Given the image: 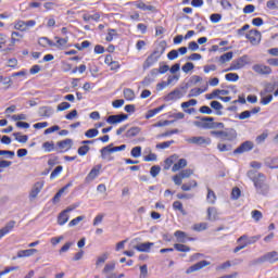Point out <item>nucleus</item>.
Segmentation results:
<instances>
[{"label":"nucleus","instance_id":"0eeeda50","mask_svg":"<svg viewBox=\"0 0 278 278\" xmlns=\"http://www.w3.org/2000/svg\"><path fill=\"white\" fill-rule=\"evenodd\" d=\"M187 142L189 144H195L197 147H210V144H212V138L195 136L187 139Z\"/></svg>","mask_w":278,"mask_h":278},{"label":"nucleus","instance_id":"79ce46f5","mask_svg":"<svg viewBox=\"0 0 278 278\" xmlns=\"http://www.w3.org/2000/svg\"><path fill=\"white\" fill-rule=\"evenodd\" d=\"M173 210L175 212H180V214H182V216H186V210H184V203H181L180 201L173 202Z\"/></svg>","mask_w":278,"mask_h":278},{"label":"nucleus","instance_id":"69168bd1","mask_svg":"<svg viewBox=\"0 0 278 278\" xmlns=\"http://www.w3.org/2000/svg\"><path fill=\"white\" fill-rule=\"evenodd\" d=\"M64 167H62V165L56 166L54 170L50 174V179H55V177H58V175H60Z\"/></svg>","mask_w":278,"mask_h":278},{"label":"nucleus","instance_id":"2f4dec72","mask_svg":"<svg viewBox=\"0 0 278 278\" xmlns=\"http://www.w3.org/2000/svg\"><path fill=\"white\" fill-rule=\"evenodd\" d=\"M206 190H207L206 201L211 205H214L216 203V199H217L216 192H214V190H212L210 187H207Z\"/></svg>","mask_w":278,"mask_h":278},{"label":"nucleus","instance_id":"bb28decb","mask_svg":"<svg viewBox=\"0 0 278 278\" xmlns=\"http://www.w3.org/2000/svg\"><path fill=\"white\" fill-rule=\"evenodd\" d=\"M188 166V161L186 159H178L175 164L172 167L173 173H177L178 170H181L182 168H186Z\"/></svg>","mask_w":278,"mask_h":278},{"label":"nucleus","instance_id":"393cba45","mask_svg":"<svg viewBox=\"0 0 278 278\" xmlns=\"http://www.w3.org/2000/svg\"><path fill=\"white\" fill-rule=\"evenodd\" d=\"M14 227H16V222L10 220L3 228H1L0 229V240L4 236H8V233H10L14 229Z\"/></svg>","mask_w":278,"mask_h":278},{"label":"nucleus","instance_id":"0e129e2a","mask_svg":"<svg viewBox=\"0 0 278 278\" xmlns=\"http://www.w3.org/2000/svg\"><path fill=\"white\" fill-rule=\"evenodd\" d=\"M90 151V147L89 146H83L78 148V155L84 156V155H88V152Z\"/></svg>","mask_w":278,"mask_h":278},{"label":"nucleus","instance_id":"f257e3e1","mask_svg":"<svg viewBox=\"0 0 278 278\" xmlns=\"http://www.w3.org/2000/svg\"><path fill=\"white\" fill-rule=\"evenodd\" d=\"M248 177L253 181L254 188L258 194H268V190H270V187L266 182V175L257 172V170H249L248 172Z\"/></svg>","mask_w":278,"mask_h":278},{"label":"nucleus","instance_id":"a19ab883","mask_svg":"<svg viewBox=\"0 0 278 278\" xmlns=\"http://www.w3.org/2000/svg\"><path fill=\"white\" fill-rule=\"evenodd\" d=\"M42 149L46 153H51V151H55V142L46 141L42 143Z\"/></svg>","mask_w":278,"mask_h":278},{"label":"nucleus","instance_id":"f3484780","mask_svg":"<svg viewBox=\"0 0 278 278\" xmlns=\"http://www.w3.org/2000/svg\"><path fill=\"white\" fill-rule=\"evenodd\" d=\"M210 123H214V117H201L200 122H194V126L202 127V129H212L214 126Z\"/></svg>","mask_w":278,"mask_h":278},{"label":"nucleus","instance_id":"e433bc0d","mask_svg":"<svg viewBox=\"0 0 278 278\" xmlns=\"http://www.w3.org/2000/svg\"><path fill=\"white\" fill-rule=\"evenodd\" d=\"M165 99L167 101H177V99H181V91L180 90H174L172 92H169Z\"/></svg>","mask_w":278,"mask_h":278},{"label":"nucleus","instance_id":"c03bdc74","mask_svg":"<svg viewBox=\"0 0 278 278\" xmlns=\"http://www.w3.org/2000/svg\"><path fill=\"white\" fill-rule=\"evenodd\" d=\"M38 45L43 48L53 47V41H51V39L47 37H40L38 40Z\"/></svg>","mask_w":278,"mask_h":278},{"label":"nucleus","instance_id":"4c0bfd02","mask_svg":"<svg viewBox=\"0 0 278 278\" xmlns=\"http://www.w3.org/2000/svg\"><path fill=\"white\" fill-rule=\"evenodd\" d=\"M174 249H175V251H178V253H190V251H191L190 247H188L184 243H175Z\"/></svg>","mask_w":278,"mask_h":278},{"label":"nucleus","instance_id":"864d4df0","mask_svg":"<svg viewBox=\"0 0 278 278\" xmlns=\"http://www.w3.org/2000/svg\"><path fill=\"white\" fill-rule=\"evenodd\" d=\"M130 155L131 157H140V155H142V147L137 146L132 148L130 151Z\"/></svg>","mask_w":278,"mask_h":278},{"label":"nucleus","instance_id":"8fccbe9b","mask_svg":"<svg viewBox=\"0 0 278 278\" xmlns=\"http://www.w3.org/2000/svg\"><path fill=\"white\" fill-rule=\"evenodd\" d=\"M136 8L138 10H143L144 12L148 10L149 12H153V5H147L144 2L139 1L136 3Z\"/></svg>","mask_w":278,"mask_h":278},{"label":"nucleus","instance_id":"a18cd8bd","mask_svg":"<svg viewBox=\"0 0 278 278\" xmlns=\"http://www.w3.org/2000/svg\"><path fill=\"white\" fill-rule=\"evenodd\" d=\"M124 99H126V101H134V99H136V93L134 90L126 88L124 89Z\"/></svg>","mask_w":278,"mask_h":278},{"label":"nucleus","instance_id":"4be33fe9","mask_svg":"<svg viewBox=\"0 0 278 278\" xmlns=\"http://www.w3.org/2000/svg\"><path fill=\"white\" fill-rule=\"evenodd\" d=\"M55 42H53V47H56L60 51H64L66 47L68 46V37L62 38V37H54Z\"/></svg>","mask_w":278,"mask_h":278},{"label":"nucleus","instance_id":"4468645a","mask_svg":"<svg viewBox=\"0 0 278 278\" xmlns=\"http://www.w3.org/2000/svg\"><path fill=\"white\" fill-rule=\"evenodd\" d=\"M245 38L251 42V45H258L262 38V34L257 29H251Z\"/></svg>","mask_w":278,"mask_h":278},{"label":"nucleus","instance_id":"4d7b16f0","mask_svg":"<svg viewBox=\"0 0 278 278\" xmlns=\"http://www.w3.org/2000/svg\"><path fill=\"white\" fill-rule=\"evenodd\" d=\"M251 216L252 218L256 222L260 223L261 218H264V215L262 214V211L258 210H254L251 212Z\"/></svg>","mask_w":278,"mask_h":278},{"label":"nucleus","instance_id":"774afa93","mask_svg":"<svg viewBox=\"0 0 278 278\" xmlns=\"http://www.w3.org/2000/svg\"><path fill=\"white\" fill-rule=\"evenodd\" d=\"M268 10H277L278 8V0H269L266 3Z\"/></svg>","mask_w":278,"mask_h":278},{"label":"nucleus","instance_id":"a878e982","mask_svg":"<svg viewBox=\"0 0 278 278\" xmlns=\"http://www.w3.org/2000/svg\"><path fill=\"white\" fill-rule=\"evenodd\" d=\"M177 160H179V155L177 154H173L169 157H167L164 161V170H170V168L175 166V163L177 162Z\"/></svg>","mask_w":278,"mask_h":278},{"label":"nucleus","instance_id":"c756f323","mask_svg":"<svg viewBox=\"0 0 278 278\" xmlns=\"http://www.w3.org/2000/svg\"><path fill=\"white\" fill-rule=\"evenodd\" d=\"M152 247H153L152 242H146V243L136 245L135 249L136 251H139V253H149Z\"/></svg>","mask_w":278,"mask_h":278},{"label":"nucleus","instance_id":"c85d7f7f","mask_svg":"<svg viewBox=\"0 0 278 278\" xmlns=\"http://www.w3.org/2000/svg\"><path fill=\"white\" fill-rule=\"evenodd\" d=\"M206 214H207V220H218V208L214 207V206H210L206 210Z\"/></svg>","mask_w":278,"mask_h":278},{"label":"nucleus","instance_id":"3c124183","mask_svg":"<svg viewBox=\"0 0 278 278\" xmlns=\"http://www.w3.org/2000/svg\"><path fill=\"white\" fill-rule=\"evenodd\" d=\"M68 186L71 185H66L65 187L61 188L53 197L52 199V203H58V201H60V199L62 198V194H64V190H66V188H68Z\"/></svg>","mask_w":278,"mask_h":278},{"label":"nucleus","instance_id":"cd10ccee","mask_svg":"<svg viewBox=\"0 0 278 278\" xmlns=\"http://www.w3.org/2000/svg\"><path fill=\"white\" fill-rule=\"evenodd\" d=\"M194 188H199V182L194 179L181 185L182 192H190L191 190H194Z\"/></svg>","mask_w":278,"mask_h":278},{"label":"nucleus","instance_id":"a211bd4d","mask_svg":"<svg viewBox=\"0 0 278 278\" xmlns=\"http://www.w3.org/2000/svg\"><path fill=\"white\" fill-rule=\"evenodd\" d=\"M127 118H129L127 114L110 115L106 123L110 125H118V123H123V121H127Z\"/></svg>","mask_w":278,"mask_h":278},{"label":"nucleus","instance_id":"09e8293b","mask_svg":"<svg viewBox=\"0 0 278 278\" xmlns=\"http://www.w3.org/2000/svg\"><path fill=\"white\" fill-rule=\"evenodd\" d=\"M162 110H164V106H159L154 110H150L148 111V113L146 114V118H153V116H155L156 114H160V112H162Z\"/></svg>","mask_w":278,"mask_h":278},{"label":"nucleus","instance_id":"6e6d98bb","mask_svg":"<svg viewBox=\"0 0 278 278\" xmlns=\"http://www.w3.org/2000/svg\"><path fill=\"white\" fill-rule=\"evenodd\" d=\"M211 108L213 110L217 111L218 116H220V114H223V112H220V110H223V104L218 101H212L211 102Z\"/></svg>","mask_w":278,"mask_h":278},{"label":"nucleus","instance_id":"dca6fc26","mask_svg":"<svg viewBox=\"0 0 278 278\" xmlns=\"http://www.w3.org/2000/svg\"><path fill=\"white\" fill-rule=\"evenodd\" d=\"M42 188H45V181L35 182V185L33 186V188L29 192L30 201H34V199H36V197H38V194H40V192L42 191Z\"/></svg>","mask_w":278,"mask_h":278},{"label":"nucleus","instance_id":"338daca9","mask_svg":"<svg viewBox=\"0 0 278 278\" xmlns=\"http://www.w3.org/2000/svg\"><path fill=\"white\" fill-rule=\"evenodd\" d=\"M194 105H197V100H194V99H191L187 102L181 103L182 110H186L187 108H191V106H194Z\"/></svg>","mask_w":278,"mask_h":278},{"label":"nucleus","instance_id":"6e6552de","mask_svg":"<svg viewBox=\"0 0 278 278\" xmlns=\"http://www.w3.org/2000/svg\"><path fill=\"white\" fill-rule=\"evenodd\" d=\"M249 64V55H242L236 61H233L230 65V67L227 71H240V68H244Z\"/></svg>","mask_w":278,"mask_h":278},{"label":"nucleus","instance_id":"58836bf2","mask_svg":"<svg viewBox=\"0 0 278 278\" xmlns=\"http://www.w3.org/2000/svg\"><path fill=\"white\" fill-rule=\"evenodd\" d=\"M175 134H179V129L175 128V129L162 132L160 135H156V140H162V138H168L170 136H175Z\"/></svg>","mask_w":278,"mask_h":278},{"label":"nucleus","instance_id":"37998d69","mask_svg":"<svg viewBox=\"0 0 278 278\" xmlns=\"http://www.w3.org/2000/svg\"><path fill=\"white\" fill-rule=\"evenodd\" d=\"M233 60V52H226L219 56L220 64H226V62H231Z\"/></svg>","mask_w":278,"mask_h":278},{"label":"nucleus","instance_id":"9d476101","mask_svg":"<svg viewBox=\"0 0 278 278\" xmlns=\"http://www.w3.org/2000/svg\"><path fill=\"white\" fill-rule=\"evenodd\" d=\"M114 270H116V263H108L102 269V275H105V278H116V273H114Z\"/></svg>","mask_w":278,"mask_h":278},{"label":"nucleus","instance_id":"ea45409f","mask_svg":"<svg viewBox=\"0 0 278 278\" xmlns=\"http://www.w3.org/2000/svg\"><path fill=\"white\" fill-rule=\"evenodd\" d=\"M118 36V31L114 28H109L106 33L105 40L106 42H112Z\"/></svg>","mask_w":278,"mask_h":278},{"label":"nucleus","instance_id":"de8ad7c7","mask_svg":"<svg viewBox=\"0 0 278 278\" xmlns=\"http://www.w3.org/2000/svg\"><path fill=\"white\" fill-rule=\"evenodd\" d=\"M15 140L17 142H21L22 144H25V142H27V140H29V137L27 135H21V132H14L13 134Z\"/></svg>","mask_w":278,"mask_h":278},{"label":"nucleus","instance_id":"13d9d810","mask_svg":"<svg viewBox=\"0 0 278 278\" xmlns=\"http://www.w3.org/2000/svg\"><path fill=\"white\" fill-rule=\"evenodd\" d=\"M86 138H97L99 136V130L97 128L88 129L85 132Z\"/></svg>","mask_w":278,"mask_h":278},{"label":"nucleus","instance_id":"680f3d73","mask_svg":"<svg viewBox=\"0 0 278 278\" xmlns=\"http://www.w3.org/2000/svg\"><path fill=\"white\" fill-rule=\"evenodd\" d=\"M85 218H86V216L81 215V216H78V217L72 219L68 223V227H76V225H79V223H81V220H84Z\"/></svg>","mask_w":278,"mask_h":278},{"label":"nucleus","instance_id":"7ed1b4c3","mask_svg":"<svg viewBox=\"0 0 278 278\" xmlns=\"http://www.w3.org/2000/svg\"><path fill=\"white\" fill-rule=\"evenodd\" d=\"M126 147L127 146H125V144L114 147V144L111 143L100 150L101 157H102V160H108L109 162H112V160H114V157H111L110 154L116 153L118 151H125Z\"/></svg>","mask_w":278,"mask_h":278},{"label":"nucleus","instance_id":"aec40b11","mask_svg":"<svg viewBox=\"0 0 278 278\" xmlns=\"http://www.w3.org/2000/svg\"><path fill=\"white\" fill-rule=\"evenodd\" d=\"M104 64L110 67V71H118V68H121V63L118 61H114L112 54H106Z\"/></svg>","mask_w":278,"mask_h":278},{"label":"nucleus","instance_id":"c9c22d12","mask_svg":"<svg viewBox=\"0 0 278 278\" xmlns=\"http://www.w3.org/2000/svg\"><path fill=\"white\" fill-rule=\"evenodd\" d=\"M71 218V216H68V214L64 211H62L59 216H58V225H66V223H68V219Z\"/></svg>","mask_w":278,"mask_h":278},{"label":"nucleus","instance_id":"5701e85b","mask_svg":"<svg viewBox=\"0 0 278 278\" xmlns=\"http://www.w3.org/2000/svg\"><path fill=\"white\" fill-rule=\"evenodd\" d=\"M205 266H210V262H207V261H200V262L195 263L194 265L190 266L186 270V274L190 275L191 273H197V270H201L202 268H205Z\"/></svg>","mask_w":278,"mask_h":278},{"label":"nucleus","instance_id":"bf43d9fd","mask_svg":"<svg viewBox=\"0 0 278 278\" xmlns=\"http://www.w3.org/2000/svg\"><path fill=\"white\" fill-rule=\"evenodd\" d=\"M74 47L75 49H78V51H84V49H88V47H90V41L85 40L81 43H75Z\"/></svg>","mask_w":278,"mask_h":278},{"label":"nucleus","instance_id":"49530a36","mask_svg":"<svg viewBox=\"0 0 278 278\" xmlns=\"http://www.w3.org/2000/svg\"><path fill=\"white\" fill-rule=\"evenodd\" d=\"M207 227H208V224L203 222V223L194 224L192 226V230L201 232V231H205L207 229Z\"/></svg>","mask_w":278,"mask_h":278},{"label":"nucleus","instance_id":"7c9ffc66","mask_svg":"<svg viewBox=\"0 0 278 278\" xmlns=\"http://www.w3.org/2000/svg\"><path fill=\"white\" fill-rule=\"evenodd\" d=\"M100 20H101V14L99 13L83 15V21H85V23H90V21H94L96 23H99Z\"/></svg>","mask_w":278,"mask_h":278},{"label":"nucleus","instance_id":"e2e57ef3","mask_svg":"<svg viewBox=\"0 0 278 278\" xmlns=\"http://www.w3.org/2000/svg\"><path fill=\"white\" fill-rule=\"evenodd\" d=\"M223 15L220 13H213L210 16L211 23H220Z\"/></svg>","mask_w":278,"mask_h":278},{"label":"nucleus","instance_id":"603ef678","mask_svg":"<svg viewBox=\"0 0 278 278\" xmlns=\"http://www.w3.org/2000/svg\"><path fill=\"white\" fill-rule=\"evenodd\" d=\"M172 144H175V140L164 141L155 146L156 149H168Z\"/></svg>","mask_w":278,"mask_h":278},{"label":"nucleus","instance_id":"f03ea898","mask_svg":"<svg viewBox=\"0 0 278 278\" xmlns=\"http://www.w3.org/2000/svg\"><path fill=\"white\" fill-rule=\"evenodd\" d=\"M165 51H166V48L162 45H160L156 50L152 51V53L143 62V65H142L143 71H149L151 66H155V64L160 62V59L162 58V55H164Z\"/></svg>","mask_w":278,"mask_h":278},{"label":"nucleus","instance_id":"473e14b6","mask_svg":"<svg viewBox=\"0 0 278 278\" xmlns=\"http://www.w3.org/2000/svg\"><path fill=\"white\" fill-rule=\"evenodd\" d=\"M21 40H23V34L18 31L11 33V47H14L16 42H21Z\"/></svg>","mask_w":278,"mask_h":278},{"label":"nucleus","instance_id":"9b49d317","mask_svg":"<svg viewBox=\"0 0 278 278\" xmlns=\"http://www.w3.org/2000/svg\"><path fill=\"white\" fill-rule=\"evenodd\" d=\"M262 239V235H256L253 237H249L247 235H242L238 238L237 242H243L245 247H249V244H255V242H258Z\"/></svg>","mask_w":278,"mask_h":278},{"label":"nucleus","instance_id":"052dcab7","mask_svg":"<svg viewBox=\"0 0 278 278\" xmlns=\"http://www.w3.org/2000/svg\"><path fill=\"white\" fill-rule=\"evenodd\" d=\"M226 81H238L240 79V76L236 73H228L225 75Z\"/></svg>","mask_w":278,"mask_h":278},{"label":"nucleus","instance_id":"20e7f679","mask_svg":"<svg viewBox=\"0 0 278 278\" xmlns=\"http://www.w3.org/2000/svg\"><path fill=\"white\" fill-rule=\"evenodd\" d=\"M211 134L216 138H222L223 140H228L229 142L238 138V134L233 128H226L225 130H213Z\"/></svg>","mask_w":278,"mask_h":278},{"label":"nucleus","instance_id":"6ab92c4d","mask_svg":"<svg viewBox=\"0 0 278 278\" xmlns=\"http://www.w3.org/2000/svg\"><path fill=\"white\" fill-rule=\"evenodd\" d=\"M100 173H101V165H97L92 167V169L89 172V174L85 178L86 184H90V181H94V179L99 177Z\"/></svg>","mask_w":278,"mask_h":278},{"label":"nucleus","instance_id":"1a4fd4ad","mask_svg":"<svg viewBox=\"0 0 278 278\" xmlns=\"http://www.w3.org/2000/svg\"><path fill=\"white\" fill-rule=\"evenodd\" d=\"M253 141H244L237 149L233 150L235 155H242V153H248V151H253Z\"/></svg>","mask_w":278,"mask_h":278},{"label":"nucleus","instance_id":"412c9836","mask_svg":"<svg viewBox=\"0 0 278 278\" xmlns=\"http://www.w3.org/2000/svg\"><path fill=\"white\" fill-rule=\"evenodd\" d=\"M260 262H269V264H275V262H278V252L271 251V252L264 254L260 258Z\"/></svg>","mask_w":278,"mask_h":278},{"label":"nucleus","instance_id":"39448f33","mask_svg":"<svg viewBox=\"0 0 278 278\" xmlns=\"http://www.w3.org/2000/svg\"><path fill=\"white\" fill-rule=\"evenodd\" d=\"M192 175H194V169L187 168L174 175L172 179L175 186H181V184H184V179H189V177H192Z\"/></svg>","mask_w":278,"mask_h":278},{"label":"nucleus","instance_id":"f704fd0d","mask_svg":"<svg viewBox=\"0 0 278 278\" xmlns=\"http://www.w3.org/2000/svg\"><path fill=\"white\" fill-rule=\"evenodd\" d=\"M203 92H207V85L204 88H193L190 90L188 97H199L200 94H203Z\"/></svg>","mask_w":278,"mask_h":278},{"label":"nucleus","instance_id":"b1692460","mask_svg":"<svg viewBox=\"0 0 278 278\" xmlns=\"http://www.w3.org/2000/svg\"><path fill=\"white\" fill-rule=\"evenodd\" d=\"M35 253H38L37 249L20 250L16 256H13L12 260H21L23 257H31Z\"/></svg>","mask_w":278,"mask_h":278},{"label":"nucleus","instance_id":"ddd939ff","mask_svg":"<svg viewBox=\"0 0 278 278\" xmlns=\"http://www.w3.org/2000/svg\"><path fill=\"white\" fill-rule=\"evenodd\" d=\"M60 153H66L73 149V139H65L56 142Z\"/></svg>","mask_w":278,"mask_h":278},{"label":"nucleus","instance_id":"2eb2a0df","mask_svg":"<svg viewBox=\"0 0 278 278\" xmlns=\"http://www.w3.org/2000/svg\"><path fill=\"white\" fill-rule=\"evenodd\" d=\"M252 70L254 73H257V75H271L273 68L270 66L264 65V64H255L253 65Z\"/></svg>","mask_w":278,"mask_h":278},{"label":"nucleus","instance_id":"423d86ee","mask_svg":"<svg viewBox=\"0 0 278 278\" xmlns=\"http://www.w3.org/2000/svg\"><path fill=\"white\" fill-rule=\"evenodd\" d=\"M31 27H36V20L23 21L17 20L14 22V29L17 31H29Z\"/></svg>","mask_w":278,"mask_h":278},{"label":"nucleus","instance_id":"f8f14e48","mask_svg":"<svg viewBox=\"0 0 278 278\" xmlns=\"http://www.w3.org/2000/svg\"><path fill=\"white\" fill-rule=\"evenodd\" d=\"M174 236L176 237L177 242L181 244H185V242H194V240H197L195 238L188 237V233L182 230H176Z\"/></svg>","mask_w":278,"mask_h":278},{"label":"nucleus","instance_id":"72a5a7b5","mask_svg":"<svg viewBox=\"0 0 278 278\" xmlns=\"http://www.w3.org/2000/svg\"><path fill=\"white\" fill-rule=\"evenodd\" d=\"M141 129L138 126L131 127L129 128L126 134L125 137L126 138H136V136H138L140 134Z\"/></svg>","mask_w":278,"mask_h":278},{"label":"nucleus","instance_id":"5fc2aeb1","mask_svg":"<svg viewBox=\"0 0 278 278\" xmlns=\"http://www.w3.org/2000/svg\"><path fill=\"white\" fill-rule=\"evenodd\" d=\"M241 195H242V191L240 190V188L238 187L232 188L231 199L233 201H238V199H240Z\"/></svg>","mask_w":278,"mask_h":278}]
</instances>
